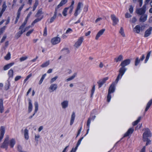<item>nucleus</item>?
Instances as JSON below:
<instances>
[{
	"label": "nucleus",
	"instance_id": "18",
	"mask_svg": "<svg viewBox=\"0 0 152 152\" xmlns=\"http://www.w3.org/2000/svg\"><path fill=\"white\" fill-rule=\"evenodd\" d=\"M147 15L144 14L141 16L139 19V21L140 22H144L147 20Z\"/></svg>",
	"mask_w": 152,
	"mask_h": 152
},
{
	"label": "nucleus",
	"instance_id": "54",
	"mask_svg": "<svg viewBox=\"0 0 152 152\" xmlns=\"http://www.w3.org/2000/svg\"><path fill=\"white\" fill-rule=\"evenodd\" d=\"M7 38V36L6 35H4L3 37L2 38L1 41L0 43H2L4 42L5 39Z\"/></svg>",
	"mask_w": 152,
	"mask_h": 152
},
{
	"label": "nucleus",
	"instance_id": "37",
	"mask_svg": "<svg viewBox=\"0 0 152 152\" xmlns=\"http://www.w3.org/2000/svg\"><path fill=\"white\" fill-rule=\"evenodd\" d=\"M119 33L121 34L123 37H125V34L124 32V29L122 27H121L120 28L119 31Z\"/></svg>",
	"mask_w": 152,
	"mask_h": 152
},
{
	"label": "nucleus",
	"instance_id": "12",
	"mask_svg": "<svg viewBox=\"0 0 152 152\" xmlns=\"http://www.w3.org/2000/svg\"><path fill=\"white\" fill-rule=\"evenodd\" d=\"M131 61L129 59H126L123 61L120 64V66L123 67H125L129 64L130 63Z\"/></svg>",
	"mask_w": 152,
	"mask_h": 152
},
{
	"label": "nucleus",
	"instance_id": "6",
	"mask_svg": "<svg viewBox=\"0 0 152 152\" xmlns=\"http://www.w3.org/2000/svg\"><path fill=\"white\" fill-rule=\"evenodd\" d=\"M145 26H142L141 27L139 25H137L133 29V31L137 34L139 33L141 30H143L144 29Z\"/></svg>",
	"mask_w": 152,
	"mask_h": 152
},
{
	"label": "nucleus",
	"instance_id": "8",
	"mask_svg": "<svg viewBox=\"0 0 152 152\" xmlns=\"http://www.w3.org/2000/svg\"><path fill=\"white\" fill-rule=\"evenodd\" d=\"M5 127L1 126L0 129V142L2 139L5 132Z\"/></svg>",
	"mask_w": 152,
	"mask_h": 152
},
{
	"label": "nucleus",
	"instance_id": "10",
	"mask_svg": "<svg viewBox=\"0 0 152 152\" xmlns=\"http://www.w3.org/2000/svg\"><path fill=\"white\" fill-rule=\"evenodd\" d=\"M108 79V77H106L98 82L97 83L98 84L99 88L101 87L102 85L105 83L106 81Z\"/></svg>",
	"mask_w": 152,
	"mask_h": 152
},
{
	"label": "nucleus",
	"instance_id": "58",
	"mask_svg": "<svg viewBox=\"0 0 152 152\" xmlns=\"http://www.w3.org/2000/svg\"><path fill=\"white\" fill-rule=\"evenodd\" d=\"M125 17L126 18H129L132 17V15L129 13H126L125 14Z\"/></svg>",
	"mask_w": 152,
	"mask_h": 152
},
{
	"label": "nucleus",
	"instance_id": "31",
	"mask_svg": "<svg viewBox=\"0 0 152 152\" xmlns=\"http://www.w3.org/2000/svg\"><path fill=\"white\" fill-rule=\"evenodd\" d=\"M75 113L74 112H73L72 114L71 120H70V125H72L73 124V123L74 120L75 118Z\"/></svg>",
	"mask_w": 152,
	"mask_h": 152
},
{
	"label": "nucleus",
	"instance_id": "50",
	"mask_svg": "<svg viewBox=\"0 0 152 152\" xmlns=\"http://www.w3.org/2000/svg\"><path fill=\"white\" fill-rule=\"evenodd\" d=\"M82 3L81 2H79L77 6V7L76 10H80V9L81 5Z\"/></svg>",
	"mask_w": 152,
	"mask_h": 152
},
{
	"label": "nucleus",
	"instance_id": "48",
	"mask_svg": "<svg viewBox=\"0 0 152 152\" xmlns=\"http://www.w3.org/2000/svg\"><path fill=\"white\" fill-rule=\"evenodd\" d=\"M5 59L8 60L10 59V52H8L7 54L4 57Z\"/></svg>",
	"mask_w": 152,
	"mask_h": 152
},
{
	"label": "nucleus",
	"instance_id": "23",
	"mask_svg": "<svg viewBox=\"0 0 152 152\" xmlns=\"http://www.w3.org/2000/svg\"><path fill=\"white\" fill-rule=\"evenodd\" d=\"M4 111V107L3 106V101L2 99H0V112L2 113Z\"/></svg>",
	"mask_w": 152,
	"mask_h": 152
},
{
	"label": "nucleus",
	"instance_id": "45",
	"mask_svg": "<svg viewBox=\"0 0 152 152\" xmlns=\"http://www.w3.org/2000/svg\"><path fill=\"white\" fill-rule=\"evenodd\" d=\"M38 4V1L36 0L35 3L33 7V11H34L36 8L37 7V6Z\"/></svg>",
	"mask_w": 152,
	"mask_h": 152
},
{
	"label": "nucleus",
	"instance_id": "64",
	"mask_svg": "<svg viewBox=\"0 0 152 152\" xmlns=\"http://www.w3.org/2000/svg\"><path fill=\"white\" fill-rule=\"evenodd\" d=\"M72 30L71 28H68V29L66 30V34H67L68 33H69V32H72Z\"/></svg>",
	"mask_w": 152,
	"mask_h": 152
},
{
	"label": "nucleus",
	"instance_id": "16",
	"mask_svg": "<svg viewBox=\"0 0 152 152\" xmlns=\"http://www.w3.org/2000/svg\"><path fill=\"white\" fill-rule=\"evenodd\" d=\"M134 129L132 128H130L127 132L124 134V137L121 139H123L124 137L128 136L130 134H132L134 131Z\"/></svg>",
	"mask_w": 152,
	"mask_h": 152
},
{
	"label": "nucleus",
	"instance_id": "29",
	"mask_svg": "<svg viewBox=\"0 0 152 152\" xmlns=\"http://www.w3.org/2000/svg\"><path fill=\"white\" fill-rule=\"evenodd\" d=\"M24 134L25 139L27 140L28 139V130L27 129H25L24 132Z\"/></svg>",
	"mask_w": 152,
	"mask_h": 152
},
{
	"label": "nucleus",
	"instance_id": "39",
	"mask_svg": "<svg viewBox=\"0 0 152 152\" xmlns=\"http://www.w3.org/2000/svg\"><path fill=\"white\" fill-rule=\"evenodd\" d=\"M122 75L121 74H120L119 73L118 75V76L115 81L114 82H115L116 84H117L118 81H119V80L121 78L123 75Z\"/></svg>",
	"mask_w": 152,
	"mask_h": 152
},
{
	"label": "nucleus",
	"instance_id": "59",
	"mask_svg": "<svg viewBox=\"0 0 152 152\" xmlns=\"http://www.w3.org/2000/svg\"><path fill=\"white\" fill-rule=\"evenodd\" d=\"M90 123H91V118H88V119L87 121V125L88 126V128L89 127V125H90Z\"/></svg>",
	"mask_w": 152,
	"mask_h": 152
},
{
	"label": "nucleus",
	"instance_id": "13",
	"mask_svg": "<svg viewBox=\"0 0 152 152\" xmlns=\"http://www.w3.org/2000/svg\"><path fill=\"white\" fill-rule=\"evenodd\" d=\"M105 30V29H102L100 30L96 34L95 37V39L98 40L99 38L103 34Z\"/></svg>",
	"mask_w": 152,
	"mask_h": 152
},
{
	"label": "nucleus",
	"instance_id": "57",
	"mask_svg": "<svg viewBox=\"0 0 152 152\" xmlns=\"http://www.w3.org/2000/svg\"><path fill=\"white\" fill-rule=\"evenodd\" d=\"M26 24H25L24 23H23L21 26L20 27L19 29V30H22L24 29V28L25 27Z\"/></svg>",
	"mask_w": 152,
	"mask_h": 152
},
{
	"label": "nucleus",
	"instance_id": "26",
	"mask_svg": "<svg viewBox=\"0 0 152 152\" xmlns=\"http://www.w3.org/2000/svg\"><path fill=\"white\" fill-rule=\"evenodd\" d=\"M126 70V68L121 66V67L119 69V73L122 75H123L124 74Z\"/></svg>",
	"mask_w": 152,
	"mask_h": 152
},
{
	"label": "nucleus",
	"instance_id": "27",
	"mask_svg": "<svg viewBox=\"0 0 152 152\" xmlns=\"http://www.w3.org/2000/svg\"><path fill=\"white\" fill-rule=\"evenodd\" d=\"M123 59V56L122 55H119L117 57L114 58V61L116 62L121 61Z\"/></svg>",
	"mask_w": 152,
	"mask_h": 152
},
{
	"label": "nucleus",
	"instance_id": "63",
	"mask_svg": "<svg viewBox=\"0 0 152 152\" xmlns=\"http://www.w3.org/2000/svg\"><path fill=\"white\" fill-rule=\"evenodd\" d=\"M18 150L19 151V152H21V151H22L21 150L22 147L20 145H18Z\"/></svg>",
	"mask_w": 152,
	"mask_h": 152
},
{
	"label": "nucleus",
	"instance_id": "42",
	"mask_svg": "<svg viewBox=\"0 0 152 152\" xmlns=\"http://www.w3.org/2000/svg\"><path fill=\"white\" fill-rule=\"evenodd\" d=\"M151 53V51H150L147 54L146 57V59L145 60V63H146L147 62V61H148V60L149 58V57L150 56Z\"/></svg>",
	"mask_w": 152,
	"mask_h": 152
},
{
	"label": "nucleus",
	"instance_id": "62",
	"mask_svg": "<svg viewBox=\"0 0 152 152\" xmlns=\"http://www.w3.org/2000/svg\"><path fill=\"white\" fill-rule=\"evenodd\" d=\"M47 27H45V29H44V32L43 35L44 36H46V35L47 34Z\"/></svg>",
	"mask_w": 152,
	"mask_h": 152
},
{
	"label": "nucleus",
	"instance_id": "3",
	"mask_svg": "<svg viewBox=\"0 0 152 152\" xmlns=\"http://www.w3.org/2000/svg\"><path fill=\"white\" fill-rule=\"evenodd\" d=\"M83 39L84 38L83 37H81L79 38L73 45L75 49H78L79 48L83 42Z\"/></svg>",
	"mask_w": 152,
	"mask_h": 152
},
{
	"label": "nucleus",
	"instance_id": "15",
	"mask_svg": "<svg viewBox=\"0 0 152 152\" xmlns=\"http://www.w3.org/2000/svg\"><path fill=\"white\" fill-rule=\"evenodd\" d=\"M152 31V27H150L145 32L144 37H146L149 36L151 34Z\"/></svg>",
	"mask_w": 152,
	"mask_h": 152
},
{
	"label": "nucleus",
	"instance_id": "47",
	"mask_svg": "<svg viewBox=\"0 0 152 152\" xmlns=\"http://www.w3.org/2000/svg\"><path fill=\"white\" fill-rule=\"evenodd\" d=\"M10 68V64L5 65L3 67V69L4 70L8 69Z\"/></svg>",
	"mask_w": 152,
	"mask_h": 152
},
{
	"label": "nucleus",
	"instance_id": "21",
	"mask_svg": "<svg viewBox=\"0 0 152 152\" xmlns=\"http://www.w3.org/2000/svg\"><path fill=\"white\" fill-rule=\"evenodd\" d=\"M28 112L29 113L32 110V104L31 99H28Z\"/></svg>",
	"mask_w": 152,
	"mask_h": 152
},
{
	"label": "nucleus",
	"instance_id": "5",
	"mask_svg": "<svg viewBox=\"0 0 152 152\" xmlns=\"http://www.w3.org/2000/svg\"><path fill=\"white\" fill-rule=\"evenodd\" d=\"M146 6L144 5L142 7L139 9H137L136 10V12L137 14L140 15H143L145 12Z\"/></svg>",
	"mask_w": 152,
	"mask_h": 152
},
{
	"label": "nucleus",
	"instance_id": "32",
	"mask_svg": "<svg viewBox=\"0 0 152 152\" xmlns=\"http://www.w3.org/2000/svg\"><path fill=\"white\" fill-rule=\"evenodd\" d=\"M61 105L63 108H65L67 107L68 105V101H64L61 103Z\"/></svg>",
	"mask_w": 152,
	"mask_h": 152
},
{
	"label": "nucleus",
	"instance_id": "55",
	"mask_svg": "<svg viewBox=\"0 0 152 152\" xmlns=\"http://www.w3.org/2000/svg\"><path fill=\"white\" fill-rule=\"evenodd\" d=\"M27 58V56L22 57L20 58V60L21 61H22L26 60Z\"/></svg>",
	"mask_w": 152,
	"mask_h": 152
},
{
	"label": "nucleus",
	"instance_id": "51",
	"mask_svg": "<svg viewBox=\"0 0 152 152\" xmlns=\"http://www.w3.org/2000/svg\"><path fill=\"white\" fill-rule=\"evenodd\" d=\"M145 142L146 141H147L145 145L147 146L149 144H150L151 141L150 140H149L148 138H145Z\"/></svg>",
	"mask_w": 152,
	"mask_h": 152
},
{
	"label": "nucleus",
	"instance_id": "60",
	"mask_svg": "<svg viewBox=\"0 0 152 152\" xmlns=\"http://www.w3.org/2000/svg\"><path fill=\"white\" fill-rule=\"evenodd\" d=\"M21 78V77L20 76H17L15 79V81H16L20 79Z\"/></svg>",
	"mask_w": 152,
	"mask_h": 152
},
{
	"label": "nucleus",
	"instance_id": "17",
	"mask_svg": "<svg viewBox=\"0 0 152 152\" xmlns=\"http://www.w3.org/2000/svg\"><path fill=\"white\" fill-rule=\"evenodd\" d=\"M7 8V6L6 4V2H4L2 6V9L0 12V16H2L4 12L5 11Z\"/></svg>",
	"mask_w": 152,
	"mask_h": 152
},
{
	"label": "nucleus",
	"instance_id": "61",
	"mask_svg": "<svg viewBox=\"0 0 152 152\" xmlns=\"http://www.w3.org/2000/svg\"><path fill=\"white\" fill-rule=\"evenodd\" d=\"M65 51L66 53H69V51L67 48H64L61 50V51Z\"/></svg>",
	"mask_w": 152,
	"mask_h": 152
},
{
	"label": "nucleus",
	"instance_id": "52",
	"mask_svg": "<svg viewBox=\"0 0 152 152\" xmlns=\"http://www.w3.org/2000/svg\"><path fill=\"white\" fill-rule=\"evenodd\" d=\"M129 11L130 13H132L133 11V7L132 5H130L129 9Z\"/></svg>",
	"mask_w": 152,
	"mask_h": 152
},
{
	"label": "nucleus",
	"instance_id": "30",
	"mask_svg": "<svg viewBox=\"0 0 152 152\" xmlns=\"http://www.w3.org/2000/svg\"><path fill=\"white\" fill-rule=\"evenodd\" d=\"M8 74L10 76V70L8 71ZM10 78V76L7 80V83L4 86V90H7L10 87V82L9 81V79Z\"/></svg>",
	"mask_w": 152,
	"mask_h": 152
},
{
	"label": "nucleus",
	"instance_id": "9",
	"mask_svg": "<svg viewBox=\"0 0 152 152\" xmlns=\"http://www.w3.org/2000/svg\"><path fill=\"white\" fill-rule=\"evenodd\" d=\"M61 40L60 37L58 36L52 38L51 40V42L53 45H55L59 43Z\"/></svg>",
	"mask_w": 152,
	"mask_h": 152
},
{
	"label": "nucleus",
	"instance_id": "28",
	"mask_svg": "<svg viewBox=\"0 0 152 152\" xmlns=\"http://www.w3.org/2000/svg\"><path fill=\"white\" fill-rule=\"evenodd\" d=\"M84 137H81L78 141L77 145L75 147V148L74 149V151L73 152H75V151H76V150L77 149V148L78 146L80 144L82 140L83 139Z\"/></svg>",
	"mask_w": 152,
	"mask_h": 152
},
{
	"label": "nucleus",
	"instance_id": "2",
	"mask_svg": "<svg viewBox=\"0 0 152 152\" xmlns=\"http://www.w3.org/2000/svg\"><path fill=\"white\" fill-rule=\"evenodd\" d=\"M151 133L149 129L148 128L145 129V132L142 135V140L144 142L145 140V138H147L148 137H151Z\"/></svg>",
	"mask_w": 152,
	"mask_h": 152
},
{
	"label": "nucleus",
	"instance_id": "1",
	"mask_svg": "<svg viewBox=\"0 0 152 152\" xmlns=\"http://www.w3.org/2000/svg\"><path fill=\"white\" fill-rule=\"evenodd\" d=\"M116 84L115 82H113L110 86L109 90L108 92L107 96V101L108 102H109L110 100L111 96L110 94L113 93L115 91V85Z\"/></svg>",
	"mask_w": 152,
	"mask_h": 152
},
{
	"label": "nucleus",
	"instance_id": "56",
	"mask_svg": "<svg viewBox=\"0 0 152 152\" xmlns=\"http://www.w3.org/2000/svg\"><path fill=\"white\" fill-rule=\"evenodd\" d=\"M33 29H32L29 31H28L26 34V35L27 36H28L33 31Z\"/></svg>",
	"mask_w": 152,
	"mask_h": 152
},
{
	"label": "nucleus",
	"instance_id": "4",
	"mask_svg": "<svg viewBox=\"0 0 152 152\" xmlns=\"http://www.w3.org/2000/svg\"><path fill=\"white\" fill-rule=\"evenodd\" d=\"M10 145V140L9 136H7L5 139L3 143L1 146V148H5L6 150Z\"/></svg>",
	"mask_w": 152,
	"mask_h": 152
},
{
	"label": "nucleus",
	"instance_id": "43",
	"mask_svg": "<svg viewBox=\"0 0 152 152\" xmlns=\"http://www.w3.org/2000/svg\"><path fill=\"white\" fill-rule=\"evenodd\" d=\"M137 21V19L135 17H133L130 20V21L132 23H135Z\"/></svg>",
	"mask_w": 152,
	"mask_h": 152
},
{
	"label": "nucleus",
	"instance_id": "34",
	"mask_svg": "<svg viewBox=\"0 0 152 152\" xmlns=\"http://www.w3.org/2000/svg\"><path fill=\"white\" fill-rule=\"evenodd\" d=\"M152 104V99H151L147 103L145 110V112H146L148 110Z\"/></svg>",
	"mask_w": 152,
	"mask_h": 152
},
{
	"label": "nucleus",
	"instance_id": "7",
	"mask_svg": "<svg viewBox=\"0 0 152 152\" xmlns=\"http://www.w3.org/2000/svg\"><path fill=\"white\" fill-rule=\"evenodd\" d=\"M110 17L111 20L113 21V26H115L119 22L118 19L114 14L111 15Z\"/></svg>",
	"mask_w": 152,
	"mask_h": 152
},
{
	"label": "nucleus",
	"instance_id": "41",
	"mask_svg": "<svg viewBox=\"0 0 152 152\" xmlns=\"http://www.w3.org/2000/svg\"><path fill=\"white\" fill-rule=\"evenodd\" d=\"M15 144V141L14 139H12L10 140V147L12 148Z\"/></svg>",
	"mask_w": 152,
	"mask_h": 152
},
{
	"label": "nucleus",
	"instance_id": "46",
	"mask_svg": "<svg viewBox=\"0 0 152 152\" xmlns=\"http://www.w3.org/2000/svg\"><path fill=\"white\" fill-rule=\"evenodd\" d=\"M140 60H139V59L138 57H137L136 58L134 64L135 66H137L138 64L140 63Z\"/></svg>",
	"mask_w": 152,
	"mask_h": 152
},
{
	"label": "nucleus",
	"instance_id": "24",
	"mask_svg": "<svg viewBox=\"0 0 152 152\" xmlns=\"http://www.w3.org/2000/svg\"><path fill=\"white\" fill-rule=\"evenodd\" d=\"M4 111V107L3 106V101L2 99H0V112L2 113Z\"/></svg>",
	"mask_w": 152,
	"mask_h": 152
},
{
	"label": "nucleus",
	"instance_id": "11",
	"mask_svg": "<svg viewBox=\"0 0 152 152\" xmlns=\"http://www.w3.org/2000/svg\"><path fill=\"white\" fill-rule=\"evenodd\" d=\"M24 4H23L19 8L18 12H17V17L16 18V20L15 21V23L16 24L19 18L20 14V11L23 9L24 6Z\"/></svg>",
	"mask_w": 152,
	"mask_h": 152
},
{
	"label": "nucleus",
	"instance_id": "36",
	"mask_svg": "<svg viewBox=\"0 0 152 152\" xmlns=\"http://www.w3.org/2000/svg\"><path fill=\"white\" fill-rule=\"evenodd\" d=\"M77 75V73H74L72 76L69 78H68L66 80V81H69L73 79L74 78L76 77Z\"/></svg>",
	"mask_w": 152,
	"mask_h": 152
},
{
	"label": "nucleus",
	"instance_id": "33",
	"mask_svg": "<svg viewBox=\"0 0 152 152\" xmlns=\"http://www.w3.org/2000/svg\"><path fill=\"white\" fill-rule=\"evenodd\" d=\"M43 14L42 12V9L40 8L39 9L37 12L36 15H35L36 17H39L40 16V15Z\"/></svg>",
	"mask_w": 152,
	"mask_h": 152
},
{
	"label": "nucleus",
	"instance_id": "25",
	"mask_svg": "<svg viewBox=\"0 0 152 152\" xmlns=\"http://www.w3.org/2000/svg\"><path fill=\"white\" fill-rule=\"evenodd\" d=\"M67 0H62L60 3L57 6L56 8H57L58 10L59 8L65 4L67 2Z\"/></svg>",
	"mask_w": 152,
	"mask_h": 152
},
{
	"label": "nucleus",
	"instance_id": "14",
	"mask_svg": "<svg viewBox=\"0 0 152 152\" xmlns=\"http://www.w3.org/2000/svg\"><path fill=\"white\" fill-rule=\"evenodd\" d=\"M59 11V10H58L57 9V8H56L55 11L54 13V15L53 16V17H52L50 20V23H51L52 22H53L54 20L56 18V15H57V12Z\"/></svg>",
	"mask_w": 152,
	"mask_h": 152
},
{
	"label": "nucleus",
	"instance_id": "44",
	"mask_svg": "<svg viewBox=\"0 0 152 152\" xmlns=\"http://www.w3.org/2000/svg\"><path fill=\"white\" fill-rule=\"evenodd\" d=\"M95 85H93L92 89L91 90V97H92L93 96V94L94 93L95 90Z\"/></svg>",
	"mask_w": 152,
	"mask_h": 152
},
{
	"label": "nucleus",
	"instance_id": "49",
	"mask_svg": "<svg viewBox=\"0 0 152 152\" xmlns=\"http://www.w3.org/2000/svg\"><path fill=\"white\" fill-rule=\"evenodd\" d=\"M58 78V76H56L52 78L50 81V83H52L54 81H55L56 79Z\"/></svg>",
	"mask_w": 152,
	"mask_h": 152
},
{
	"label": "nucleus",
	"instance_id": "40",
	"mask_svg": "<svg viewBox=\"0 0 152 152\" xmlns=\"http://www.w3.org/2000/svg\"><path fill=\"white\" fill-rule=\"evenodd\" d=\"M69 7H66L64 8L62 12V14L64 16H66L67 15V11Z\"/></svg>",
	"mask_w": 152,
	"mask_h": 152
},
{
	"label": "nucleus",
	"instance_id": "38",
	"mask_svg": "<svg viewBox=\"0 0 152 152\" xmlns=\"http://www.w3.org/2000/svg\"><path fill=\"white\" fill-rule=\"evenodd\" d=\"M42 18L43 16H42L40 18H37L32 23L31 25L33 26L35 23L40 21Z\"/></svg>",
	"mask_w": 152,
	"mask_h": 152
},
{
	"label": "nucleus",
	"instance_id": "35",
	"mask_svg": "<svg viewBox=\"0 0 152 152\" xmlns=\"http://www.w3.org/2000/svg\"><path fill=\"white\" fill-rule=\"evenodd\" d=\"M50 64V61L48 60L42 64L41 65V67L43 68L48 66Z\"/></svg>",
	"mask_w": 152,
	"mask_h": 152
},
{
	"label": "nucleus",
	"instance_id": "22",
	"mask_svg": "<svg viewBox=\"0 0 152 152\" xmlns=\"http://www.w3.org/2000/svg\"><path fill=\"white\" fill-rule=\"evenodd\" d=\"M20 31H19L16 34L15 36V38L16 39H18L19 38L21 35L22 34L25 32V31H23V29L20 30Z\"/></svg>",
	"mask_w": 152,
	"mask_h": 152
},
{
	"label": "nucleus",
	"instance_id": "20",
	"mask_svg": "<svg viewBox=\"0 0 152 152\" xmlns=\"http://www.w3.org/2000/svg\"><path fill=\"white\" fill-rule=\"evenodd\" d=\"M57 88V85L56 84H51L50 87L49 89L51 90L50 92H53Z\"/></svg>",
	"mask_w": 152,
	"mask_h": 152
},
{
	"label": "nucleus",
	"instance_id": "53",
	"mask_svg": "<svg viewBox=\"0 0 152 152\" xmlns=\"http://www.w3.org/2000/svg\"><path fill=\"white\" fill-rule=\"evenodd\" d=\"M5 29V26H4L0 29V36L3 33Z\"/></svg>",
	"mask_w": 152,
	"mask_h": 152
},
{
	"label": "nucleus",
	"instance_id": "19",
	"mask_svg": "<svg viewBox=\"0 0 152 152\" xmlns=\"http://www.w3.org/2000/svg\"><path fill=\"white\" fill-rule=\"evenodd\" d=\"M34 106H35V110L34 113L33 114V115L29 117V119H31L33 116H34L35 113H37V110H38V104L37 102H35L34 103Z\"/></svg>",
	"mask_w": 152,
	"mask_h": 152
}]
</instances>
